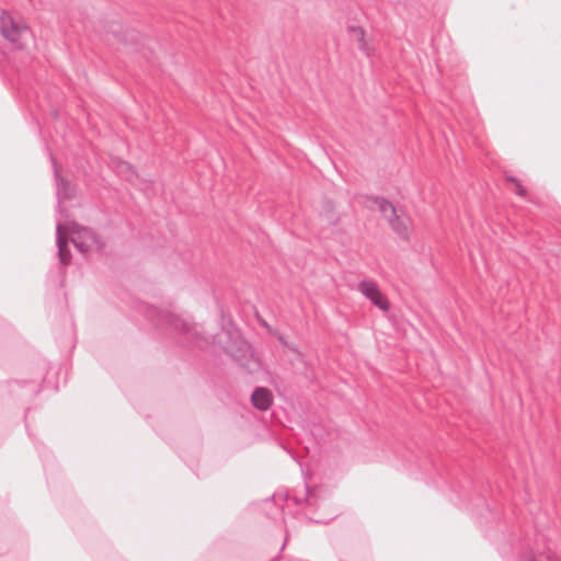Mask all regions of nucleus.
Here are the masks:
<instances>
[{"label": "nucleus", "mask_w": 561, "mask_h": 561, "mask_svg": "<svg viewBox=\"0 0 561 561\" xmlns=\"http://www.w3.org/2000/svg\"><path fill=\"white\" fill-rule=\"evenodd\" d=\"M56 232L58 255L62 265L70 263L68 241H71V243H73L77 250L81 253H88L89 251L99 249L95 234L90 229L79 227L77 224H71L68 226L58 220Z\"/></svg>", "instance_id": "f257e3e1"}, {"label": "nucleus", "mask_w": 561, "mask_h": 561, "mask_svg": "<svg viewBox=\"0 0 561 561\" xmlns=\"http://www.w3.org/2000/svg\"><path fill=\"white\" fill-rule=\"evenodd\" d=\"M213 343L218 344L220 348L240 363L241 366L252 369L250 362L254 359L251 346L237 329H224L214 337Z\"/></svg>", "instance_id": "f03ea898"}, {"label": "nucleus", "mask_w": 561, "mask_h": 561, "mask_svg": "<svg viewBox=\"0 0 561 561\" xmlns=\"http://www.w3.org/2000/svg\"><path fill=\"white\" fill-rule=\"evenodd\" d=\"M0 33L16 49L27 47L33 39L31 30L21 20L7 12H2L0 15Z\"/></svg>", "instance_id": "7ed1b4c3"}, {"label": "nucleus", "mask_w": 561, "mask_h": 561, "mask_svg": "<svg viewBox=\"0 0 561 561\" xmlns=\"http://www.w3.org/2000/svg\"><path fill=\"white\" fill-rule=\"evenodd\" d=\"M150 320L156 321L158 325L176 333H190L194 331L197 334L195 327L188 319L181 318L168 310H160L158 308H150L148 310Z\"/></svg>", "instance_id": "20e7f679"}, {"label": "nucleus", "mask_w": 561, "mask_h": 561, "mask_svg": "<svg viewBox=\"0 0 561 561\" xmlns=\"http://www.w3.org/2000/svg\"><path fill=\"white\" fill-rule=\"evenodd\" d=\"M376 204L396 233L401 238H407L410 229V219L402 214H398L394 206L383 198L376 199Z\"/></svg>", "instance_id": "39448f33"}, {"label": "nucleus", "mask_w": 561, "mask_h": 561, "mask_svg": "<svg viewBox=\"0 0 561 561\" xmlns=\"http://www.w3.org/2000/svg\"><path fill=\"white\" fill-rule=\"evenodd\" d=\"M359 293L381 311L387 312L390 308L389 301L381 293L376 282L364 279L358 283Z\"/></svg>", "instance_id": "423d86ee"}, {"label": "nucleus", "mask_w": 561, "mask_h": 561, "mask_svg": "<svg viewBox=\"0 0 561 561\" xmlns=\"http://www.w3.org/2000/svg\"><path fill=\"white\" fill-rule=\"evenodd\" d=\"M51 160L54 163V172H55L56 182H57V197H58L59 213L62 214L64 210H62L61 205L65 199H69L75 195V188L70 183L64 181V179L60 178L59 171L55 163L54 158H51Z\"/></svg>", "instance_id": "0eeeda50"}, {"label": "nucleus", "mask_w": 561, "mask_h": 561, "mask_svg": "<svg viewBox=\"0 0 561 561\" xmlns=\"http://www.w3.org/2000/svg\"><path fill=\"white\" fill-rule=\"evenodd\" d=\"M251 400L256 409L266 411L272 404L273 396L266 388H256L251 396Z\"/></svg>", "instance_id": "6e6552de"}, {"label": "nucleus", "mask_w": 561, "mask_h": 561, "mask_svg": "<svg viewBox=\"0 0 561 561\" xmlns=\"http://www.w3.org/2000/svg\"><path fill=\"white\" fill-rule=\"evenodd\" d=\"M348 34L353 41L358 44L359 49L365 51L367 55L370 54V47L365 39V32L360 26L350 25L347 27Z\"/></svg>", "instance_id": "1a4fd4ad"}, {"label": "nucleus", "mask_w": 561, "mask_h": 561, "mask_svg": "<svg viewBox=\"0 0 561 561\" xmlns=\"http://www.w3.org/2000/svg\"><path fill=\"white\" fill-rule=\"evenodd\" d=\"M117 172L124 176L127 181H133L135 174V171L127 162H121L117 165Z\"/></svg>", "instance_id": "9d476101"}, {"label": "nucleus", "mask_w": 561, "mask_h": 561, "mask_svg": "<svg viewBox=\"0 0 561 561\" xmlns=\"http://www.w3.org/2000/svg\"><path fill=\"white\" fill-rule=\"evenodd\" d=\"M328 209L325 210L324 217L328 224L334 225L337 222V217L333 213L332 206L330 204L327 205Z\"/></svg>", "instance_id": "9b49d317"}, {"label": "nucleus", "mask_w": 561, "mask_h": 561, "mask_svg": "<svg viewBox=\"0 0 561 561\" xmlns=\"http://www.w3.org/2000/svg\"><path fill=\"white\" fill-rule=\"evenodd\" d=\"M517 186V191L516 193L520 196H523L525 194V190L523 188V186L515 180V179H511Z\"/></svg>", "instance_id": "f8f14e48"}, {"label": "nucleus", "mask_w": 561, "mask_h": 561, "mask_svg": "<svg viewBox=\"0 0 561 561\" xmlns=\"http://www.w3.org/2000/svg\"><path fill=\"white\" fill-rule=\"evenodd\" d=\"M523 561H534V560L531 558H527V559H525Z\"/></svg>", "instance_id": "ddd939ff"}]
</instances>
